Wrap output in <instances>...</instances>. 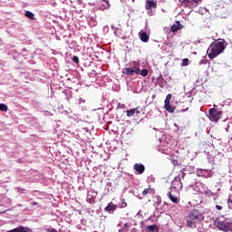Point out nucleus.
I'll list each match as a JSON object with an SVG mask.
<instances>
[{"instance_id":"c85d7f7f","label":"nucleus","mask_w":232,"mask_h":232,"mask_svg":"<svg viewBox=\"0 0 232 232\" xmlns=\"http://www.w3.org/2000/svg\"><path fill=\"white\" fill-rule=\"evenodd\" d=\"M168 44V46L169 47V48H171L172 46H173V44H171V43H169V44Z\"/></svg>"},{"instance_id":"7ed1b4c3","label":"nucleus","mask_w":232,"mask_h":232,"mask_svg":"<svg viewBox=\"0 0 232 232\" xmlns=\"http://www.w3.org/2000/svg\"><path fill=\"white\" fill-rule=\"evenodd\" d=\"M214 226L219 229V231L224 232H232V223L231 222H224L220 220L214 221Z\"/></svg>"},{"instance_id":"412c9836","label":"nucleus","mask_w":232,"mask_h":232,"mask_svg":"<svg viewBox=\"0 0 232 232\" xmlns=\"http://www.w3.org/2000/svg\"><path fill=\"white\" fill-rule=\"evenodd\" d=\"M25 17H28V19L34 20V13H32L30 11H26L25 12Z\"/></svg>"},{"instance_id":"7c9ffc66","label":"nucleus","mask_w":232,"mask_h":232,"mask_svg":"<svg viewBox=\"0 0 232 232\" xmlns=\"http://www.w3.org/2000/svg\"><path fill=\"white\" fill-rule=\"evenodd\" d=\"M49 232H57V230H55V229H51V230H49Z\"/></svg>"},{"instance_id":"ddd939ff","label":"nucleus","mask_w":232,"mask_h":232,"mask_svg":"<svg viewBox=\"0 0 232 232\" xmlns=\"http://www.w3.org/2000/svg\"><path fill=\"white\" fill-rule=\"evenodd\" d=\"M169 200H171V202H173V204H179V202H180V200L179 199V198L173 196V194H171V191H169L167 193Z\"/></svg>"},{"instance_id":"f03ea898","label":"nucleus","mask_w":232,"mask_h":232,"mask_svg":"<svg viewBox=\"0 0 232 232\" xmlns=\"http://www.w3.org/2000/svg\"><path fill=\"white\" fill-rule=\"evenodd\" d=\"M204 220V216L198 209H192L186 218V224L190 229H195L197 224Z\"/></svg>"},{"instance_id":"c756f323","label":"nucleus","mask_w":232,"mask_h":232,"mask_svg":"<svg viewBox=\"0 0 232 232\" xmlns=\"http://www.w3.org/2000/svg\"><path fill=\"white\" fill-rule=\"evenodd\" d=\"M126 206H128V204L123 201L122 207H123V208H126Z\"/></svg>"},{"instance_id":"4be33fe9","label":"nucleus","mask_w":232,"mask_h":232,"mask_svg":"<svg viewBox=\"0 0 232 232\" xmlns=\"http://www.w3.org/2000/svg\"><path fill=\"white\" fill-rule=\"evenodd\" d=\"M151 191H153V189H152L151 188H145V189L142 191L143 197H146V195H148V193H151Z\"/></svg>"},{"instance_id":"2eb2a0df","label":"nucleus","mask_w":232,"mask_h":232,"mask_svg":"<svg viewBox=\"0 0 232 232\" xmlns=\"http://www.w3.org/2000/svg\"><path fill=\"white\" fill-rule=\"evenodd\" d=\"M165 110L169 111V113H173V111H175V107L171 105L170 102L165 103Z\"/></svg>"},{"instance_id":"9d476101","label":"nucleus","mask_w":232,"mask_h":232,"mask_svg":"<svg viewBox=\"0 0 232 232\" xmlns=\"http://www.w3.org/2000/svg\"><path fill=\"white\" fill-rule=\"evenodd\" d=\"M135 113H137V115H139V113H140V106L127 111V117H133V115H135Z\"/></svg>"},{"instance_id":"5701e85b","label":"nucleus","mask_w":232,"mask_h":232,"mask_svg":"<svg viewBox=\"0 0 232 232\" xmlns=\"http://www.w3.org/2000/svg\"><path fill=\"white\" fill-rule=\"evenodd\" d=\"M173 97V95H171V94H168L167 96H166V99H165V103H169V102H171V98Z\"/></svg>"},{"instance_id":"aec40b11","label":"nucleus","mask_w":232,"mask_h":232,"mask_svg":"<svg viewBox=\"0 0 232 232\" xmlns=\"http://www.w3.org/2000/svg\"><path fill=\"white\" fill-rule=\"evenodd\" d=\"M0 111H8V106L5 103H0Z\"/></svg>"},{"instance_id":"2f4dec72","label":"nucleus","mask_w":232,"mask_h":232,"mask_svg":"<svg viewBox=\"0 0 232 232\" xmlns=\"http://www.w3.org/2000/svg\"><path fill=\"white\" fill-rule=\"evenodd\" d=\"M228 202H231V203H232L231 199H228Z\"/></svg>"},{"instance_id":"b1692460","label":"nucleus","mask_w":232,"mask_h":232,"mask_svg":"<svg viewBox=\"0 0 232 232\" xmlns=\"http://www.w3.org/2000/svg\"><path fill=\"white\" fill-rule=\"evenodd\" d=\"M188 63H189V59L185 58L182 61L181 66H188Z\"/></svg>"},{"instance_id":"20e7f679","label":"nucleus","mask_w":232,"mask_h":232,"mask_svg":"<svg viewBox=\"0 0 232 232\" xmlns=\"http://www.w3.org/2000/svg\"><path fill=\"white\" fill-rule=\"evenodd\" d=\"M202 0H179V3L182 5V6H185L187 8H197L198 6V3H200Z\"/></svg>"},{"instance_id":"9b49d317","label":"nucleus","mask_w":232,"mask_h":232,"mask_svg":"<svg viewBox=\"0 0 232 232\" xmlns=\"http://www.w3.org/2000/svg\"><path fill=\"white\" fill-rule=\"evenodd\" d=\"M146 10H151V8H157V3L153 0H147L145 4Z\"/></svg>"},{"instance_id":"72a5a7b5","label":"nucleus","mask_w":232,"mask_h":232,"mask_svg":"<svg viewBox=\"0 0 232 232\" xmlns=\"http://www.w3.org/2000/svg\"><path fill=\"white\" fill-rule=\"evenodd\" d=\"M132 3H135V0H132Z\"/></svg>"},{"instance_id":"f8f14e48","label":"nucleus","mask_w":232,"mask_h":232,"mask_svg":"<svg viewBox=\"0 0 232 232\" xmlns=\"http://www.w3.org/2000/svg\"><path fill=\"white\" fill-rule=\"evenodd\" d=\"M140 35V41H142V43H148V41H150V35H148V34H146V32H141L139 34Z\"/></svg>"},{"instance_id":"423d86ee","label":"nucleus","mask_w":232,"mask_h":232,"mask_svg":"<svg viewBox=\"0 0 232 232\" xmlns=\"http://www.w3.org/2000/svg\"><path fill=\"white\" fill-rule=\"evenodd\" d=\"M122 73H124V75H139V63H136L133 68H124Z\"/></svg>"},{"instance_id":"6e6552de","label":"nucleus","mask_w":232,"mask_h":232,"mask_svg":"<svg viewBox=\"0 0 232 232\" xmlns=\"http://www.w3.org/2000/svg\"><path fill=\"white\" fill-rule=\"evenodd\" d=\"M133 169L137 171L138 175H142L146 171V167L140 163H136L133 166Z\"/></svg>"},{"instance_id":"39448f33","label":"nucleus","mask_w":232,"mask_h":232,"mask_svg":"<svg viewBox=\"0 0 232 232\" xmlns=\"http://www.w3.org/2000/svg\"><path fill=\"white\" fill-rule=\"evenodd\" d=\"M209 117L210 121H214V122H218L222 118V112L217 109L211 108L209 110Z\"/></svg>"},{"instance_id":"393cba45","label":"nucleus","mask_w":232,"mask_h":232,"mask_svg":"<svg viewBox=\"0 0 232 232\" xmlns=\"http://www.w3.org/2000/svg\"><path fill=\"white\" fill-rule=\"evenodd\" d=\"M72 61H73V63H75L76 64H79V57L73 56V57H72Z\"/></svg>"},{"instance_id":"0eeeda50","label":"nucleus","mask_w":232,"mask_h":232,"mask_svg":"<svg viewBox=\"0 0 232 232\" xmlns=\"http://www.w3.org/2000/svg\"><path fill=\"white\" fill-rule=\"evenodd\" d=\"M170 189H182V180L180 179V176L174 178Z\"/></svg>"},{"instance_id":"a211bd4d","label":"nucleus","mask_w":232,"mask_h":232,"mask_svg":"<svg viewBox=\"0 0 232 232\" xmlns=\"http://www.w3.org/2000/svg\"><path fill=\"white\" fill-rule=\"evenodd\" d=\"M148 73H149L148 69H143L140 71V68H139L138 75H141V77H148Z\"/></svg>"},{"instance_id":"bb28decb","label":"nucleus","mask_w":232,"mask_h":232,"mask_svg":"<svg viewBox=\"0 0 232 232\" xmlns=\"http://www.w3.org/2000/svg\"><path fill=\"white\" fill-rule=\"evenodd\" d=\"M180 172L182 173L181 179H184V177H186V173L184 172V170H180Z\"/></svg>"},{"instance_id":"a878e982","label":"nucleus","mask_w":232,"mask_h":232,"mask_svg":"<svg viewBox=\"0 0 232 232\" xmlns=\"http://www.w3.org/2000/svg\"><path fill=\"white\" fill-rule=\"evenodd\" d=\"M216 209H218V211H222V206L216 205Z\"/></svg>"},{"instance_id":"cd10ccee","label":"nucleus","mask_w":232,"mask_h":232,"mask_svg":"<svg viewBox=\"0 0 232 232\" xmlns=\"http://www.w3.org/2000/svg\"><path fill=\"white\" fill-rule=\"evenodd\" d=\"M124 227H125V228H128V227H130V225H129L128 223H125V224H124Z\"/></svg>"},{"instance_id":"4468645a","label":"nucleus","mask_w":232,"mask_h":232,"mask_svg":"<svg viewBox=\"0 0 232 232\" xmlns=\"http://www.w3.org/2000/svg\"><path fill=\"white\" fill-rule=\"evenodd\" d=\"M115 209H117V206L113 204V202H110L105 208V211H108V213H111V211H115Z\"/></svg>"},{"instance_id":"f257e3e1","label":"nucleus","mask_w":232,"mask_h":232,"mask_svg":"<svg viewBox=\"0 0 232 232\" xmlns=\"http://www.w3.org/2000/svg\"><path fill=\"white\" fill-rule=\"evenodd\" d=\"M224 43H226L224 39H219V41H216L210 44L208 49V55L210 59L218 57L226 50Z\"/></svg>"},{"instance_id":"6ab92c4d","label":"nucleus","mask_w":232,"mask_h":232,"mask_svg":"<svg viewBox=\"0 0 232 232\" xmlns=\"http://www.w3.org/2000/svg\"><path fill=\"white\" fill-rule=\"evenodd\" d=\"M102 3H105V5H103V7L101 6L102 10H108V8H110V2H108V0H102Z\"/></svg>"},{"instance_id":"473e14b6","label":"nucleus","mask_w":232,"mask_h":232,"mask_svg":"<svg viewBox=\"0 0 232 232\" xmlns=\"http://www.w3.org/2000/svg\"><path fill=\"white\" fill-rule=\"evenodd\" d=\"M36 204H37V203L34 202V206H35Z\"/></svg>"},{"instance_id":"dca6fc26","label":"nucleus","mask_w":232,"mask_h":232,"mask_svg":"<svg viewBox=\"0 0 232 232\" xmlns=\"http://www.w3.org/2000/svg\"><path fill=\"white\" fill-rule=\"evenodd\" d=\"M147 232H159V227L157 225H151L146 227Z\"/></svg>"},{"instance_id":"f3484780","label":"nucleus","mask_w":232,"mask_h":232,"mask_svg":"<svg viewBox=\"0 0 232 232\" xmlns=\"http://www.w3.org/2000/svg\"><path fill=\"white\" fill-rule=\"evenodd\" d=\"M86 200L89 204H93L95 202V196L92 194H87Z\"/></svg>"},{"instance_id":"1a4fd4ad","label":"nucleus","mask_w":232,"mask_h":232,"mask_svg":"<svg viewBox=\"0 0 232 232\" xmlns=\"http://www.w3.org/2000/svg\"><path fill=\"white\" fill-rule=\"evenodd\" d=\"M182 28H184V25L181 24L180 22L177 21L176 24L171 25L170 32H172V34H175L179 32V30H182Z\"/></svg>"}]
</instances>
